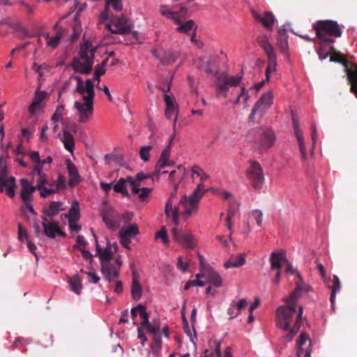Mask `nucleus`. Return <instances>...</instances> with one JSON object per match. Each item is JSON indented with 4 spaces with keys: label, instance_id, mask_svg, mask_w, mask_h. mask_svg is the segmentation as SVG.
Returning <instances> with one entry per match:
<instances>
[{
    "label": "nucleus",
    "instance_id": "1",
    "mask_svg": "<svg viewBox=\"0 0 357 357\" xmlns=\"http://www.w3.org/2000/svg\"><path fill=\"white\" fill-rule=\"evenodd\" d=\"M308 291V288L303 289L301 284H296V289L286 301V306H280L276 310V326L283 331H289L286 340L291 342L294 336L299 331L302 324L303 308L299 306L296 311V301L301 297V291Z\"/></svg>",
    "mask_w": 357,
    "mask_h": 357
},
{
    "label": "nucleus",
    "instance_id": "2",
    "mask_svg": "<svg viewBox=\"0 0 357 357\" xmlns=\"http://www.w3.org/2000/svg\"><path fill=\"white\" fill-rule=\"evenodd\" d=\"M206 192L204 184L200 183L189 197L184 195L180 199L173 211V222L176 226L178 225L180 214L188 218L197 211L199 203Z\"/></svg>",
    "mask_w": 357,
    "mask_h": 357
},
{
    "label": "nucleus",
    "instance_id": "3",
    "mask_svg": "<svg viewBox=\"0 0 357 357\" xmlns=\"http://www.w3.org/2000/svg\"><path fill=\"white\" fill-rule=\"evenodd\" d=\"M96 48L88 41L80 45L79 56L74 57L70 63L73 69L81 74L89 75L92 71Z\"/></svg>",
    "mask_w": 357,
    "mask_h": 357
},
{
    "label": "nucleus",
    "instance_id": "4",
    "mask_svg": "<svg viewBox=\"0 0 357 357\" xmlns=\"http://www.w3.org/2000/svg\"><path fill=\"white\" fill-rule=\"evenodd\" d=\"M317 37L320 40V45L333 44L335 40L332 37L340 38L342 31L340 24L331 20H318L313 24Z\"/></svg>",
    "mask_w": 357,
    "mask_h": 357
},
{
    "label": "nucleus",
    "instance_id": "5",
    "mask_svg": "<svg viewBox=\"0 0 357 357\" xmlns=\"http://www.w3.org/2000/svg\"><path fill=\"white\" fill-rule=\"evenodd\" d=\"M248 137L252 140L260 151H266L272 147L275 142L274 132L266 127H257L250 130Z\"/></svg>",
    "mask_w": 357,
    "mask_h": 357
},
{
    "label": "nucleus",
    "instance_id": "6",
    "mask_svg": "<svg viewBox=\"0 0 357 357\" xmlns=\"http://www.w3.org/2000/svg\"><path fill=\"white\" fill-rule=\"evenodd\" d=\"M273 93L272 91H269L264 93L254 105L249 116L250 121H255L256 116L259 119H261L273 104Z\"/></svg>",
    "mask_w": 357,
    "mask_h": 357
},
{
    "label": "nucleus",
    "instance_id": "7",
    "mask_svg": "<svg viewBox=\"0 0 357 357\" xmlns=\"http://www.w3.org/2000/svg\"><path fill=\"white\" fill-rule=\"evenodd\" d=\"M246 176L255 190H260L264 182V176L261 166L257 161H251L246 171Z\"/></svg>",
    "mask_w": 357,
    "mask_h": 357
},
{
    "label": "nucleus",
    "instance_id": "8",
    "mask_svg": "<svg viewBox=\"0 0 357 357\" xmlns=\"http://www.w3.org/2000/svg\"><path fill=\"white\" fill-rule=\"evenodd\" d=\"M107 29L113 33L128 34L132 33L134 36L137 35L136 31H131L132 26L128 20L121 16H112L110 24L107 25Z\"/></svg>",
    "mask_w": 357,
    "mask_h": 357
},
{
    "label": "nucleus",
    "instance_id": "9",
    "mask_svg": "<svg viewBox=\"0 0 357 357\" xmlns=\"http://www.w3.org/2000/svg\"><path fill=\"white\" fill-rule=\"evenodd\" d=\"M242 79V75L229 76L225 73H219L217 75L216 86L219 92L224 93L225 97L227 96V92L229 86H238Z\"/></svg>",
    "mask_w": 357,
    "mask_h": 357
},
{
    "label": "nucleus",
    "instance_id": "10",
    "mask_svg": "<svg viewBox=\"0 0 357 357\" xmlns=\"http://www.w3.org/2000/svg\"><path fill=\"white\" fill-rule=\"evenodd\" d=\"M84 102L75 101L74 105L79 114L78 121L79 123L86 122L93 112V100L83 99Z\"/></svg>",
    "mask_w": 357,
    "mask_h": 357
},
{
    "label": "nucleus",
    "instance_id": "11",
    "mask_svg": "<svg viewBox=\"0 0 357 357\" xmlns=\"http://www.w3.org/2000/svg\"><path fill=\"white\" fill-rule=\"evenodd\" d=\"M17 188L15 178L8 177L6 169L1 166V192H4L8 197L13 198L15 196Z\"/></svg>",
    "mask_w": 357,
    "mask_h": 357
},
{
    "label": "nucleus",
    "instance_id": "12",
    "mask_svg": "<svg viewBox=\"0 0 357 357\" xmlns=\"http://www.w3.org/2000/svg\"><path fill=\"white\" fill-rule=\"evenodd\" d=\"M195 63L197 68L204 70L207 74L213 75L216 77L219 74L214 70L216 68V59L214 56L198 58L195 61Z\"/></svg>",
    "mask_w": 357,
    "mask_h": 357
},
{
    "label": "nucleus",
    "instance_id": "13",
    "mask_svg": "<svg viewBox=\"0 0 357 357\" xmlns=\"http://www.w3.org/2000/svg\"><path fill=\"white\" fill-rule=\"evenodd\" d=\"M172 234L174 240L183 247L186 248L195 247V239L190 234L179 232L176 228H173Z\"/></svg>",
    "mask_w": 357,
    "mask_h": 357
},
{
    "label": "nucleus",
    "instance_id": "14",
    "mask_svg": "<svg viewBox=\"0 0 357 357\" xmlns=\"http://www.w3.org/2000/svg\"><path fill=\"white\" fill-rule=\"evenodd\" d=\"M20 197L23 202L33 201V193L36 190V185L33 186L26 178L20 180Z\"/></svg>",
    "mask_w": 357,
    "mask_h": 357
},
{
    "label": "nucleus",
    "instance_id": "15",
    "mask_svg": "<svg viewBox=\"0 0 357 357\" xmlns=\"http://www.w3.org/2000/svg\"><path fill=\"white\" fill-rule=\"evenodd\" d=\"M101 272L109 282H112L114 279L118 278L119 276V270L111 262L102 263Z\"/></svg>",
    "mask_w": 357,
    "mask_h": 357
},
{
    "label": "nucleus",
    "instance_id": "16",
    "mask_svg": "<svg viewBox=\"0 0 357 357\" xmlns=\"http://www.w3.org/2000/svg\"><path fill=\"white\" fill-rule=\"evenodd\" d=\"M175 24L178 25L176 28V31L180 33H185L190 35L191 31L197 30V26L192 20H189L186 22L182 21L178 17L175 21Z\"/></svg>",
    "mask_w": 357,
    "mask_h": 357
},
{
    "label": "nucleus",
    "instance_id": "17",
    "mask_svg": "<svg viewBox=\"0 0 357 357\" xmlns=\"http://www.w3.org/2000/svg\"><path fill=\"white\" fill-rule=\"evenodd\" d=\"M153 55L158 59L160 62L164 65H168L172 63H174L176 58L177 55L175 52L172 51H158L156 50H152Z\"/></svg>",
    "mask_w": 357,
    "mask_h": 357
},
{
    "label": "nucleus",
    "instance_id": "18",
    "mask_svg": "<svg viewBox=\"0 0 357 357\" xmlns=\"http://www.w3.org/2000/svg\"><path fill=\"white\" fill-rule=\"evenodd\" d=\"M66 166L69 174V185L74 187L81 181L80 175L76 166L70 160H67Z\"/></svg>",
    "mask_w": 357,
    "mask_h": 357
},
{
    "label": "nucleus",
    "instance_id": "19",
    "mask_svg": "<svg viewBox=\"0 0 357 357\" xmlns=\"http://www.w3.org/2000/svg\"><path fill=\"white\" fill-rule=\"evenodd\" d=\"M310 342L309 337L305 333H301L299 339L296 342V355L298 357H310L311 350L309 349H304L303 345H304L307 341Z\"/></svg>",
    "mask_w": 357,
    "mask_h": 357
},
{
    "label": "nucleus",
    "instance_id": "20",
    "mask_svg": "<svg viewBox=\"0 0 357 357\" xmlns=\"http://www.w3.org/2000/svg\"><path fill=\"white\" fill-rule=\"evenodd\" d=\"M43 220L42 225L45 234L50 238H54L56 236V232H58V223L50 222L47 218L44 216L43 217Z\"/></svg>",
    "mask_w": 357,
    "mask_h": 357
},
{
    "label": "nucleus",
    "instance_id": "21",
    "mask_svg": "<svg viewBox=\"0 0 357 357\" xmlns=\"http://www.w3.org/2000/svg\"><path fill=\"white\" fill-rule=\"evenodd\" d=\"M252 14L255 19L261 22L266 28L268 29H272L275 22V17L271 13L266 12L263 17L255 11H252Z\"/></svg>",
    "mask_w": 357,
    "mask_h": 357
},
{
    "label": "nucleus",
    "instance_id": "22",
    "mask_svg": "<svg viewBox=\"0 0 357 357\" xmlns=\"http://www.w3.org/2000/svg\"><path fill=\"white\" fill-rule=\"evenodd\" d=\"M116 11L119 12L123 8L122 3L120 0H107L106 6L105 10L101 13L100 17L103 20H107L109 18V7Z\"/></svg>",
    "mask_w": 357,
    "mask_h": 357
},
{
    "label": "nucleus",
    "instance_id": "23",
    "mask_svg": "<svg viewBox=\"0 0 357 357\" xmlns=\"http://www.w3.org/2000/svg\"><path fill=\"white\" fill-rule=\"evenodd\" d=\"M285 259L284 252L283 251L273 252L270 256V263L271 269L280 270L282 268V261Z\"/></svg>",
    "mask_w": 357,
    "mask_h": 357
},
{
    "label": "nucleus",
    "instance_id": "24",
    "mask_svg": "<svg viewBox=\"0 0 357 357\" xmlns=\"http://www.w3.org/2000/svg\"><path fill=\"white\" fill-rule=\"evenodd\" d=\"M245 263V254H238L231 255L225 263L226 268H237L243 266Z\"/></svg>",
    "mask_w": 357,
    "mask_h": 357
},
{
    "label": "nucleus",
    "instance_id": "25",
    "mask_svg": "<svg viewBox=\"0 0 357 357\" xmlns=\"http://www.w3.org/2000/svg\"><path fill=\"white\" fill-rule=\"evenodd\" d=\"M204 278L208 280V282L211 283L215 287H220L222 284V280L220 275L214 270L209 269L205 273H202Z\"/></svg>",
    "mask_w": 357,
    "mask_h": 357
},
{
    "label": "nucleus",
    "instance_id": "26",
    "mask_svg": "<svg viewBox=\"0 0 357 357\" xmlns=\"http://www.w3.org/2000/svg\"><path fill=\"white\" fill-rule=\"evenodd\" d=\"M61 140L63 143L65 149L70 153H73L75 148V140L73 135L66 128L63 129Z\"/></svg>",
    "mask_w": 357,
    "mask_h": 357
},
{
    "label": "nucleus",
    "instance_id": "27",
    "mask_svg": "<svg viewBox=\"0 0 357 357\" xmlns=\"http://www.w3.org/2000/svg\"><path fill=\"white\" fill-rule=\"evenodd\" d=\"M344 68L349 82L354 88L357 85V66L349 61V64Z\"/></svg>",
    "mask_w": 357,
    "mask_h": 357
},
{
    "label": "nucleus",
    "instance_id": "28",
    "mask_svg": "<svg viewBox=\"0 0 357 357\" xmlns=\"http://www.w3.org/2000/svg\"><path fill=\"white\" fill-rule=\"evenodd\" d=\"M63 203L61 202H52L49 208L44 210V213L49 218L56 215L61 211H63Z\"/></svg>",
    "mask_w": 357,
    "mask_h": 357
},
{
    "label": "nucleus",
    "instance_id": "29",
    "mask_svg": "<svg viewBox=\"0 0 357 357\" xmlns=\"http://www.w3.org/2000/svg\"><path fill=\"white\" fill-rule=\"evenodd\" d=\"M330 61L340 63L344 67H347L349 64V61L344 58L343 54L340 52L337 51L333 46L330 47Z\"/></svg>",
    "mask_w": 357,
    "mask_h": 357
},
{
    "label": "nucleus",
    "instance_id": "30",
    "mask_svg": "<svg viewBox=\"0 0 357 357\" xmlns=\"http://www.w3.org/2000/svg\"><path fill=\"white\" fill-rule=\"evenodd\" d=\"M73 33H72L70 36V40L71 42H74L77 40L82 31V26H81V20H80V16L78 12H76V14L74 17V24L73 26Z\"/></svg>",
    "mask_w": 357,
    "mask_h": 357
},
{
    "label": "nucleus",
    "instance_id": "31",
    "mask_svg": "<svg viewBox=\"0 0 357 357\" xmlns=\"http://www.w3.org/2000/svg\"><path fill=\"white\" fill-rule=\"evenodd\" d=\"M139 231L137 225L136 224H132L128 227H123L119 231V236L131 238L139 234Z\"/></svg>",
    "mask_w": 357,
    "mask_h": 357
},
{
    "label": "nucleus",
    "instance_id": "32",
    "mask_svg": "<svg viewBox=\"0 0 357 357\" xmlns=\"http://www.w3.org/2000/svg\"><path fill=\"white\" fill-rule=\"evenodd\" d=\"M71 291L79 294L82 289V280L78 275H75L68 280Z\"/></svg>",
    "mask_w": 357,
    "mask_h": 357
},
{
    "label": "nucleus",
    "instance_id": "33",
    "mask_svg": "<svg viewBox=\"0 0 357 357\" xmlns=\"http://www.w3.org/2000/svg\"><path fill=\"white\" fill-rule=\"evenodd\" d=\"M128 177L126 178H121L118 182L113 186L115 192L121 193L123 196L129 197L130 194L126 188Z\"/></svg>",
    "mask_w": 357,
    "mask_h": 357
},
{
    "label": "nucleus",
    "instance_id": "34",
    "mask_svg": "<svg viewBox=\"0 0 357 357\" xmlns=\"http://www.w3.org/2000/svg\"><path fill=\"white\" fill-rule=\"evenodd\" d=\"M268 66L266 70V78L268 81L270 77V75L276 70L277 60L275 54L267 56Z\"/></svg>",
    "mask_w": 357,
    "mask_h": 357
},
{
    "label": "nucleus",
    "instance_id": "35",
    "mask_svg": "<svg viewBox=\"0 0 357 357\" xmlns=\"http://www.w3.org/2000/svg\"><path fill=\"white\" fill-rule=\"evenodd\" d=\"M66 218H68V220L78 221L80 217L79 204L77 202L73 203L71 208L69 210L68 214H63Z\"/></svg>",
    "mask_w": 357,
    "mask_h": 357
},
{
    "label": "nucleus",
    "instance_id": "36",
    "mask_svg": "<svg viewBox=\"0 0 357 357\" xmlns=\"http://www.w3.org/2000/svg\"><path fill=\"white\" fill-rule=\"evenodd\" d=\"M177 191L173 190V192L171 193L169 198L166 202L165 204V213L167 217H172L173 218V211L174 209V207H173V202L174 201V199L176 198Z\"/></svg>",
    "mask_w": 357,
    "mask_h": 357
},
{
    "label": "nucleus",
    "instance_id": "37",
    "mask_svg": "<svg viewBox=\"0 0 357 357\" xmlns=\"http://www.w3.org/2000/svg\"><path fill=\"white\" fill-rule=\"evenodd\" d=\"M102 218L103 222L105 223L107 227L109 229H116L118 227L117 222L113 216V215L109 212H104L102 214Z\"/></svg>",
    "mask_w": 357,
    "mask_h": 357
},
{
    "label": "nucleus",
    "instance_id": "38",
    "mask_svg": "<svg viewBox=\"0 0 357 357\" xmlns=\"http://www.w3.org/2000/svg\"><path fill=\"white\" fill-rule=\"evenodd\" d=\"M162 340L161 337H153V341L151 344V353L154 356H158L161 351Z\"/></svg>",
    "mask_w": 357,
    "mask_h": 357
},
{
    "label": "nucleus",
    "instance_id": "39",
    "mask_svg": "<svg viewBox=\"0 0 357 357\" xmlns=\"http://www.w3.org/2000/svg\"><path fill=\"white\" fill-rule=\"evenodd\" d=\"M142 289L139 281H132L131 296L135 301H139L142 297Z\"/></svg>",
    "mask_w": 357,
    "mask_h": 357
},
{
    "label": "nucleus",
    "instance_id": "40",
    "mask_svg": "<svg viewBox=\"0 0 357 357\" xmlns=\"http://www.w3.org/2000/svg\"><path fill=\"white\" fill-rule=\"evenodd\" d=\"M85 92L86 95L83 96V99L93 100L94 99V85L91 79H87L86 80Z\"/></svg>",
    "mask_w": 357,
    "mask_h": 357
},
{
    "label": "nucleus",
    "instance_id": "41",
    "mask_svg": "<svg viewBox=\"0 0 357 357\" xmlns=\"http://www.w3.org/2000/svg\"><path fill=\"white\" fill-rule=\"evenodd\" d=\"M185 168L182 165H178L176 167V169L169 172V177L173 180L174 177H177L178 181H181L185 176Z\"/></svg>",
    "mask_w": 357,
    "mask_h": 357
},
{
    "label": "nucleus",
    "instance_id": "42",
    "mask_svg": "<svg viewBox=\"0 0 357 357\" xmlns=\"http://www.w3.org/2000/svg\"><path fill=\"white\" fill-rule=\"evenodd\" d=\"M295 136L297 139L299 150L301 154V158L303 161H305L307 158V156L303 133L296 135Z\"/></svg>",
    "mask_w": 357,
    "mask_h": 357
},
{
    "label": "nucleus",
    "instance_id": "43",
    "mask_svg": "<svg viewBox=\"0 0 357 357\" xmlns=\"http://www.w3.org/2000/svg\"><path fill=\"white\" fill-rule=\"evenodd\" d=\"M160 13L162 15L165 16L167 19L172 20L174 22L179 17L178 13L171 11L167 6H161L160 8Z\"/></svg>",
    "mask_w": 357,
    "mask_h": 357
},
{
    "label": "nucleus",
    "instance_id": "44",
    "mask_svg": "<svg viewBox=\"0 0 357 357\" xmlns=\"http://www.w3.org/2000/svg\"><path fill=\"white\" fill-rule=\"evenodd\" d=\"M139 309V317L141 318V327L145 328L151 322L149 321V315L146 311V307L142 304L138 305Z\"/></svg>",
    "mask_w": 357,
    "mask_h": 357
},
{
    "label": "nucleus",
    "instance_id": "45",
    "mask_svg": "<svg viewBox=\"0 0 357 357\" xmlns=\"http://www.w3.org/2000/svg\"><path fill=\"white\" fill-rule=\"evenodd\" d=\"M201 278H204L203 274H202V273L197 274L196 275L197 279L195 280L188 281L185 284L184 289L188 290L191 287H193V286L204 287L206 284V283L204 281L199 280Z\"/></svg>",
    "mask_w": 357,
    "mask_h": 357
},
{
    "label": "nucleus",
    "instance_id": "46",
    "mask_svg": "<svg viewBox=\"0 0 357 357\" xmlns=\"http://www.w3.org/2000/svg\"><path fill=\"white\" fill-rule=\"evenodd\" d=\"M197 175L200 177L201 183L208 178V175L206 174L199 166L194 165L192 168V176Z\"/></svg>",
    "mask_w": 357,
    "mask_h": 357
},
{
    "label": "nucleus",
    "instance_id": "47",
    "mask_svg": "<svg viewBox=\"0 0 357 357\" xmlns=\"http://www.w3.org/2000/svg\"><path fill=\"white\" fill-rule=\"evenodd\" d=\"M71 79H74L77 81V87L73 90V93H79L84 94L85 93V86L84 85V82L82 79L79 76H71Z\"/></svg>",
    "mask_w": 357,
    "mask_h": 357
},
{
    "label": "nucleus",
    "instance_id": "48",
    "mask_svg": "<svg viewBox=\"0 0 357 357\" xmlns=\"http://www.w3.org/2000/svg\"><path fill=\"white\" fill-rule=\"evenodd\" d=\"M36 190H40V195L42 197L45 198L48 195L56 192V190L54 188H47L44 185H36Z\"/></svg>",
    "mask_w": 357,
    "mask_h": 357
},
{
    "label": "nucleus",
    "instance_id": "49",
    "mask_svg": "<svg viewBox=\"0 0 357 357\" xmlns=\"http://www.w3.org/2000/svg\"><path fill=\"white\" fill-rule=\"evenodd\" d=\"M259 45L265 51L266 56H269L271 54H275L273 46L271 45V43L268 40H261L259 42Z\"/></svg>",
    "mask_w": 357,
    "mask_h": 357
},
{
    "label": "nucleus",
    "instance_id": "50",
    "mask_svg": "<svg viewBox=\"0 0 357 357\" xmlns=\"http://www.w3.org/2000/svg\"><path fill=\"white\" fill-rule=\"evenodd\" d=\"M112 250L111 248L107 246L104 251L100 255V260L102 263H109V260L112 258Z\"/></svg>",
    "mask_w": 357,
    "mask_h": 357
},
{
    "label": "nucleus",
    "instance_id": "51",
    "mask_svg": "<svg viewBox=\"0 0 357 357\" xmlns=\"http://www.w3.org/2000/svg\"><path fill=\"white\" fill-rule=\"evenodd\" d=\"M128 183L130 184V186L132 188V192L135 195H139L141 188H139L140 183H138L137 181H135V179L131 176H128Z\"/></svg>",
    "mask_w": 357,
    "mask_h": 357
},
{
    "label": "nucleus",
    "instance_id": "52",
    "mask_svg": "<svg viewBox=\"0 0 357 357\" xmlns=\"http://www.w3.org/2000/svg\"><path fill=\"white\" fill-rule=\"evenodd\" d=\"M152 149L151 146H145L141 147L139 150V156L142 160L146 162L149 160V151Z\"/></svg>",
    "mask_w": 357,
    "mask_h": 357
},
{
    "label": "nucleus",
    "instance_id": "53",
    "mask_svg": "<svg viewBox=\"0 0 357 357\" xmlns=\"http://www.w3.org/2000/svg\"><path fill=\"white\" fill-rule=\"evenodd\" d=\"M44 37L45 38V39L47 40V46H49L53 49L56 48L60 42V40H59V37H56L55 36H52V37H50L49 35L47 34V35H44Z\"/></svg>",
    "mask_w": 357,
    "mask_h": 357
},
{
    "label": "nucleus",
    "instance_id": "54",
    "mask_svg": "<svg viewBox=\"0 0 357 357\" xmlns=\"http://www.w3.org/2000/svg\"><path fill=\"white\" fill-rule=\"evenodd\" d=\"M63 105H59L56 107V111L52 117V120L53 121L54 123H57L61 119V117L63 116Z\"/></svg>",
    "mask_w": 357,
    "mask_h": 357
},
{
    "label": "nucleus",
    "instance_id": "55",
    "mask_svg": "<svg viewBox=\"0 0 357 357\" xmlns=\"http://www.w3.org/2000/svg\"><path fill=\"white\" fill-rule=\"evenodd\" d=\"M278 46L280 49V50L283 52H285L288 49V42L287 38L285 35L280 36V37L278 39Z\"/></svg>",
    "mask_w": 357,
    "mask_h": 357
},
{
    "label": "nucleus",
    "instance_id": "56",
    "mask_svg": "<svg viewBox=\"0 0 357 357\" xmlns=\"http://www.w3.org/2000/svg\"><path fill=\"white\" fill-rule=\"evenodd\" d=\"M46 93L44 91H36L32 102L36 103L40 107H42V102L46 97Z\"/></svg>",
    "mask_w": 357,
    "mask_h": 357
},
{
    "label": "nucleus",
    "instance_id": "57",
    "mask_svg": "<svg viewBox=\"0 0 357 357\" xmlns=\"http://www.w3.org/2000/svg\"><path fill=\"white\" fill-rule=\"evenodd\" d=\"M173 165H174V162H172L169 160L160 157L157 163L155 164V169H163L166 167L172 166Z\"/></svg>",
    "mask_w": 357,
    "mask_h": 357
},
{
    "label": "nucleus",
    "instance_id": "58",
    "mask_svg": "<svg viewBox=\"0 0 357 357\" xmlns=\"http://www.w3.org/2000/svg\"><path fill=\"white\" fill-rule=\"evenodd\" d=\"M238 204H236L235 199H232V202H230L229 207L227 212L228 219H232V218L236 215V211L238 210Z\"/></svg>",
    "mask_w": 357,
    "mask_h": 357
},
{
    "label": "nucleus",
    "instance_id": "59",
    "mask_svg": "<svg viewBox=\"0 0 357 357\" xmlns=\"http://www.w3.org/2000/svg\"><path fill=\"white\" fill-rule=\"evenodd\" d=\"M56 185V192L62 188H66V178L63 176L59 175L56 181L52 182L50 185Z\"/></svg>",
    "mask_w": 357,
    "mask_h": 357
},
{
    "label": "nucleus",
    "instance_id": "60",
    "mask_svg": "<svg viewBox=\"0 0 357 357\" xmlns=\"http://www.w3.org/2000/svg\"><path fill=\"white\" fill-rule=\"evenodd\" d=\"M213 344L215 345V352L211 353L209 355H204L201 357H222L221 351H220V343L217 341H214Z\"/></svg>",
    "mask_w": 357,
    "mask_h": 357
},
{
    "label": "nucleus",
    "instance_id": "61",
    "mask_svg": "<svg viewBox=\"0 0 357 357\" xmlns=\"http://www.w3.org/2000/svg\"><path fill=\"white\" fill-rule=\"evenodd\" d=\"M18 238L20 241H29L27 232L21 224L18 225Z\"/></svg>",
    "mask_w": 357,
    "mask_h": 357
},
{
    "label": "nucleus",
    "instance_id": "62",
    "mask_svg": "<svg viewBox=\"0 0 357 357\" xmlns=\"http://www.w3.org/2000/svg\"><path fill=\"white\" fill-rule=\"evenodd\" d=\"M151 192H152L151 188H141V190H140V192L139 195V199L142 202L145 201L146 199L150 196Z\"/></svg>",
    "mask_w": 357,
    "mask_h": 357
},
{
    "label": "nucleus",
    "instance_id": "63",
    "mask_svg": "<svg viewBox=\"0 0 357 357\" xmlns=\"http://www.w3.org/2000/svg\"><path fill=\"white\" fill-rule=\"evenodd\" d=\"M333 286H332V291L333 292H338L341 289V283L339 278L334 275L333 277Z\"/></svg>",
    "mask_w": 357,
    "mask_h": 357
},
{
    "label": "nucleus",
    "instance_id": "64",
    "mask_svg": "<svg viewBox=\"0 0 357 357\" xmlns=\"http://www.w3.org/2000/svg\"><path fill=\"white\" fill-rule=\"evenodd\" d=\"M155 237L157 238H161L163 243L165 244H167L169 242L167 231L165 229V227H162L160 231H158L156 233Z\"/></svg>",
    "mask_w": 357,
    "mask_h": 357
}]
</instances>
